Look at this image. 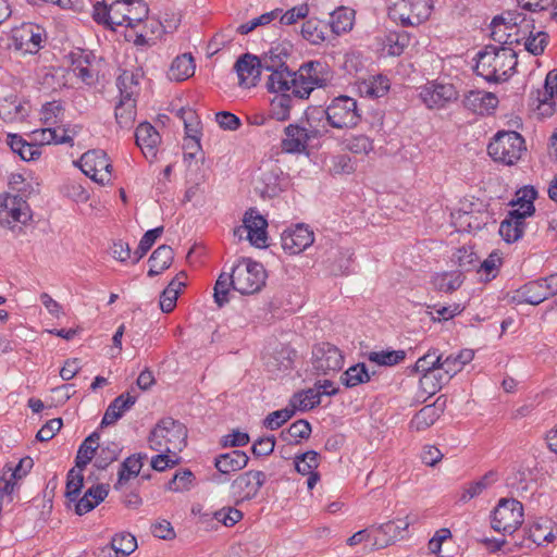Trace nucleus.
I'll use <instances>...</instances> for the list:
<instances>
[{"mask_svg": "<svg viewBox=\"0 0 557 557\" xmlns=\"http://www.w3.org/2000/svg\"><path fill=\"white\" fill-rule=\"evenodd\" d=\"M102 70V59L83 49L72 50V73L88 87L95 86Z\"/></svg>", "mask_w": 557, "mask_h": 557, "instance_id": "11", "label": "nucleus"}, {"mask_svg": "<svg viewBox=\"0 0 557 557\" xmlns=\"http://www.w3.org/2000/svg\"><path fill=\"white\" fill-rule=\"evenodd\" d=\"M30 219L29 209L21 197L9 196L0 208V224L11 227L12 223L25 224Z\"/></svg>", "mask_w": 557, "mask_h": 557, "instance_id": "20", "label": "nucleus"}, {"mask_svg": "<svg viewBox=\"0 0 557 557\" xmlns=\"http://www.w3.org/2000/svg\"><path fill=\"white\" fill-rule=\"evenodd\" d=\"M497 98L494 94L482 90H470L465 95L462 104L473 113L483 115L490 113L497 106Z\"/></svg>", "mask_w": 557, "mask_h": 557, "instance_id": "23", "label": "nucleus"}, {"mask_svg": "<svg viewBox=\"0 0 557 557\" xmlns=\"http://www.w3.org/2000/svg\"><path fill=\"white\" fill-rule=\"evenodd\" d=\"M163 233V226H159L152 230L147 231L141 237L139 245L134 252L135 259L134 263L138 262L152 247L154 242L161 236Z\"/></svg>", "mask_w": 557, "mask_h": 557, "instance_id": "57", "label": "nucleus"}, {"mask_svg": "<svg viewBox=\"0 0 557 557\" xmlns=\"http://www.w3.org/2000/svg\"><path fill=\"white\" fill-rule=\"evenodd\" d=\"M355 23V10L339 7L330 14V27L335 35H342L352 29Z\"/></svg>", "mask_w": 557, "mask_h": 557, "instance_id": "30", "label": "nucleus"}, {"mask_svg": "<svg viewBox=\"0 0 557 557\" xmlns=\"http://www.w3.org/2000/svg\"><path fill=\"white\" fill-rule=\"evenodd\" d=\"M174 260V251L168 245L159 246L150 256L149 276H154L169 269Z\"/></svg>", "mask_w": 557, "mask_h": 557, "instance_id": "33", "label": "nucleus"}, {"mask_svg": "<svg viewBox=\"0 0 557 557\" xmlns=\"http://www.w3.org/2000/svg\"><path fill=\"white\" fill-rule=\"evenodd\" d=\"M537 197V191L533 186H524L517 190L516 198L510 201L512 207H519L523 205L525 207L524 213L533 214L535 212L534 200Z\"/></svg>", "mask_w": 557, "mask_h": 557, "instance_id": "52", "label": "nucleus"}, {"mask_svg": "<svg viewBox=\"0 0 557 557\" xmlns=\"http://www.w3.org/2000/svg\"><path fill=\"white\" fill-rule=\"evenodd\" d=\"M441 413L442 409H440L436 405L424 406L413 416L410 422V426L416 431H423L433 425L440 418Z\"/></svg>", "mask_w": 557, "mask_h": 557, "instance_id": "36", "label": "nucleus"}, {"mask_svg": "<svg viewBox=\"0 0 557 557\" xmlns=\"http://www.w3.org/2000/svg\"><path fill=\"white\" fill-rule=\"evenodd\" d=\"M249 461V457L242 450H232L225 454H220L214 458V466L222 474L244 469Z\"/></svg>", "mask_w": 557, "mask_h": 557, "instance_id": "27", "label": "nucleus"}, {"mask_svg": "<svg viewBox=\"0 0 557 557\" xmlns=\"http://www.w3.org/2000/svg\"><path fill=\"white\" fill-rule=\"evenodd\" d=\"M312 364L318 373L337 372L343 368L344 356L336 346L322 343L313 348Z\"/></svg>", "mask_w": 557, "mask_h": 557, "instance_id": "16", "label": "nucleus"}, {"mask_svg": "<svg viewBox=\"0 0 557 557\" xmlns=\"http://www.w3.org/2000/svg\"><path fill=\"white\" fill-rule=\"evenodd\" d=\"M523 21L521 14L515 12H504L497 15L491 23V37L499 44H508L511 34H507L508 29H512Z\"/></svg>", "mask_w": 557, "mask_h": 557, "instance_id": "22", "label": "nucleus"}, {"mask_svg": "<svg viewBox=\"0 0 557 557\" xmlns=\"http://www.w3.org/2000/svg\"><path fill=\"white\" fill-rule=\"evenodd\" d=\"M419 98L430 110H442L456 102L459 91L451 83L433 79L420 87Z\"/></svg>", "mask_w": 557, "mask_h": 557, "instance_id": "8", "label": "nucleus"}, {"mask_svg": "<svg viewBox=\"0 0 557 557\" xmlns=\"http://www.w3.org/2000/svg\"><path fill=\"white\" fill-rule=\"evenodd\" d=\"M523 522V506L513 498H502L492 515V528L503 534H512Z\"/></svg>", "mask_w": 557, "mask_h": 557, "instance_id": "9", "label": "nucleus"}, {"mask_svg": "<svg viewBox=\"0 0 557 557\" xmlns=\"http://www.w3.org/2000/svg\"><path fill=\"white\" fill-rule=\"evenodd\" d=\"M302 37L313 45H319L325 40L324 25L317 18H309L302 24Z\"/></svg>", "mask_w": 557, "mask_h": 557, "instance_id": "48", "label": "nucleus"}, {"mask_svg": "<svg viewBox=\"0 0 557 557\" xmlns=\"http://www.w3.org/2000/svg\"><path fill=\"white\" fill-rule=\"evenodd\" d=\"M92 9L94 20L112 30L117 26L133 28L147 18L149 13L143 0H116L110 5L97 2Z\"/></svg>", "mask_w": 557, "mask_h": 557, "instance_id": "1", "label": "nucleus"}, {"mask_svg": "<svg viewBox=\"0 0 557 557\" xmlns=\"http://www.w3.org/2000/svg\"><path fill=\"white\" fill-rule=\"evenodd\" d=\"M234 69L237 73L239 85L246 88L256 86L262 72L259 58L250 53L243 54L235 62Z\"/></svg>", "mask_w": 557, "mask_h": 557, "instance_id": "19", "label": "nucleus"}, {"mask_svg": "<svg viewBox=\"0 0 557 557\" xmlns=\"http://www.w3.org/2000/svg\"><path fill=\"white\" fill-rule=\"evenodd\" d=\"M136 145L140 148L147 160L152 161L158 153L161 136L148 122L140 123L135 132Z\"/></svg>", "mask_w": 557, "mask_h": 557, "instance_id": "21", "label": "nucleus"}, {"mask_svg": "<svg viewBox=\"0 0 557 557\" xmlns=\"http://www.w3.org/2000/svg\"><path fill=\"white\" fill-rule=\"evenodd\" d=\"M487 151L494 161L512 165L525 151L524 139L515 131H500L490 143Z\"/></svg>", "mask_w": 557, "mask_h": 557, "instance_id": "5", "label": "nucleus"}, {"mask_svg": "<svg viewBox=\"0 0 557 557\" xmlns=\"http://www.w3.org/2000/svg\"><path fill=\"white\" fill-rule=\"evenodd\" d=\"M65 109L59 101L47 102L41 110V121L46 126L60 124L63 120Z\"/></svg>", "mask_w": 557, "mask_h": 557, "instance_id": "53", "label": "nucleus"}, {"mask_svg": "<svg viewBox=\"0 0 557 557\" xmlns=\"http://www.w3.org/2000/svg\"><path fill=\"white\" fill-rule=\"evenodd\" d=\"M432 9L431 0H395L388 15L403 26H416L429 18Z\"/></svg>", "mask_w": 557, "mask_h": 557, "instance_id": "7", "label": "nucleus"}, {"mask_svg": "<svg viewBox=\"0 0 557 557\" xmlns=\"http://www.w3.org/2000/svg\"><path fill=\"white\" fill-rule=\"evenodd\" d=\"M296 85L295 72L289 71L288 66L280 70L270 71L267 81V89L275 94H289L294 96Z\"/></svg>", "mask_w": 557, "mask_h": 557, "instance_id": "25", "label": "nucleus"}, {"mask_svg": "<svg viewBox=\"0 0 557 557\" xmlns=\"http://www.w3.org/2000/svg\"><path fill=\"white\" fill-rule=\"evenodd\" d=\"M110 547L114 550L115 557H127L137 548V541L131 533L121 532L112 537Z\"/></svg>", "mask_w": 557, "mask_h": 557, "instance_id": "45", "label": "nucleus"}, {"mask_svg": "<svg viewBox=\"0 0 557 557\" xmlns=\"http://www.w3.org/2000/svg\"><path fill=\"white\" fill-rule=\"evenodd\" d=\"M187 429L172 418L160 420L148 437L149 447L159 453L172 454L175 457L186 446Z\"/></svg>", "mask_w": 557, "mask_h": 557, "instance_id": "3", "label": "nucleus"}, {"mask_svg": "<svg viewBox=\"0 0 557 557\" xmlns=\"http://www.w3.org/2000/svg\"><path fill=\"white\" fill-rule=\"evenodd\" d=\"M357 89L362 97L372 99L380 98L388 91L389 82L382 75H374L359 81L357 83Z\"/></svg>", "mask_w": 557, "mask_h": 557, "instance_id": "29", "label": "nucleus"}, {"mask_svg": "<svg viewBox=\"0 0 557 557\" xmlns=\"http://www.w3.org/2000/svg\"><path fill=\"white\" fill-rule=\"evenodd\" d=\"M315 112L325 115L329 125L338 129L352 128L361 120L357 100L348 96H338L324 110Z\"/></svg>", "mask_w": 557, "mask_h": 557, "instance_id": "4", "label": "nucleus"}, {"mask_svg": "<svg viewBox=\"0 0 557 557\" xmlns=\"http://www.w3.org/2000/svg\"><path fill=\"white\" fill-rule=\"evenodd\" d=\"M321 403V393L314 388H308L306 391H301L295 393L289 399V405L297 411H308L319 406Z\"/></svg>", "mask_w": 557, "mask_h": 557, "instance_id": "35", "label": "nucleus"}, {"mask_svg": "<svg viewBox=\"0 0 557 557\" xmlns=\"http://www.w3.org/2000/svg\"><path fill=\"white\" fill-rule=\"evenodd\" d=\"M243 226L235 231V234L242 237L243 233H247V239L257 248L267 247V227L268 222L257 209L250 208L245 212Z\"/></svg>", "mask_w": 557, "mask_h": 557, "instance_id": "15", "label": "nucleus"}, {"mask_svg": "<svg viewBox=\"0 0 557 557\" xmlns=\"http://www.w3.org/2000/svg\"><path fill=\"white\" fill-rule=\"evenodd\" d=\"M410 525V521L406 519H397L388 521L380 525H373L374 544L376 549L385 548L396 541L404 539V533Z\"/></svg>", "mask_w": 557, "mask_h": 557, "instance_id": "18", "label": "nucleus"}, {"mask_svg": "<svg viewBox=\"0 0 557 557\" xmlns=\"http://www.w3.org/2000/svg\"><path fill=\"white\" fill-rule=\"evenodd\" d=\"M311 434V425L307 420H297L290 426L282 431L281 436L286 442H299V440L308 438Z\"/></svg>", "mask_w": 557, "mask_h": 557, "instance_id": "50", "label": "nucleus"}, {"mask_svg": "<svg viewBox=\"0 0 557 557\" xmlns=\"http://www.w3.org/2000/svg\"><path fill=\"white\" fill-rule=\"evenodd\" d=\"M406 357V352L404 350H381V351H371L368 355V359L371 362H374L379 366H387L392 367L398 364Z\"/></svg>", "mask_w": 557, "mask_h": 557, "instance_id": "49", "label": "nucleus"}, {"mask_svg": "<svg viewBox=\"0 0 557 557\" xmlns=\"http://www.w3.org/2000/svg\"><path fill=\"white\" fill-rule=\"evenodd\" d=\"M555 537L552 521L547 519H541L534 522L529 530V539L537 545L552 543Z\"/></svg>", "mask_w": 557, "mask_h": 557, "instance_id": "43", "label": "nucleus"}, {"mask_svg": "<svg viewBox=\"0 0 557 557\" xmlns=\"http://www.w3.org/2000/svg\"><path fill=\"white\" fill-rule=\"evenodd\" d=\"M474 357V351L471 349H462L457 355H449L445 359L442 358V364L447 373L455 376L459 373L466 364L471 362Z\"/></svg>", "mask_w": 557, "mask_h": 557, "instance_id": "44", "label": "nucleus"}, {"mask_svg": "<svg viewBox=\"0 0 557 557\" xmlns=\"http://www.w3.org/2000/svg\"><path fill=\"white\" fill-rule=\"evenodd\" d=\"M184 286L185 283L183 281H178V277H174L169 283L168 287L160 296V308L163 312L169 313L175 308L177 296Z\"/></svg>", "mask_w": 557, "mask_h": 557, "instance_id": "47", "label": "nucleus"}, {"mask_svg": "<svg viewBox=\"0 0 557 557\" xmlns=\"http://www.w3.org/2000/svg\"><path fill=\"white\" fill-rule=\"evenodd\" d=\"M511 298L513 302L533 306L540 305L547 299L542 283L539 280L531 281L515 290Z\"/></svg>", "mask_w": 557, "mask_h": 557, "instance_id": "28", "label": "nucleus"}, {"mask_svg": "<svg viewBox=\"0 0 557 557\" xmlns=\"http://www.w3.org/2000/svg\"><path fill=\"white\" fill-rule=\"evenodd\" d=\"M371 380L364 363H357L349 367L342 375L341 382L348 388L356 387L360 384L367 383Z\"/></svg>", "mask_w": 557, "mask_h": 557, "instance_id": "40", "label": "nucleus"}, {"mask_svg": "<svg viewBox=\"0 0 557 557\" xmlns=\"http://www.w3.org/2000/svg\"><path fill=\"white\" fill-rule=\"evenodd\" d=\"M233 287L232 273H221L214 285V301L221 308L228 302L227 294L230 287Z\"/></svg>", "mask_w": 557, "mask_h": 557, "instance_id": "56", "label": "nucleus"}, {"mask_svg": "<svg viewBox=\"0 0 557 557\" xmlns=\"http://www.w3.org/2000/svg\"><path fill=\"white\" fill-rule=\"evenodd\" d=\"M460 272L437 273L432 277V284L438 292L451 293L457 290L462 284Z\"/></svg>", "mask_w": 557, "mask_h": 557, "instance_id": "41", "label": "nucleus"}, {"mask_svg": "<svg viewBox=\"0 0 557 557\" xmlns=\"http://www.w3.org/2000/svg\"><path fill=\"white\" fill-rule=\"evenodd\" d=\"M318 457L319 455L314 450H308L301 456L297 457L295 460V468L297 472L304 475L313 472L319 466Z\"/></svg>", "mask_w": 557, "mask_h": 557, "instance_id": "60", "label": "nucleus"}, {"mask_svg": "<svg viewBox=\"0 0 557 557\" xmlns=\"http://www.w3.org/2000/svg\"><path fill=\"white\" fill-rule=\"evenodd\" d=\"M267 475L262 471L250 470L239 474L230 485V495L235 505L253 499L265 483Z\"/></svg>", "mask_w": 557, "mask_h": 557, "instance_id": "13", "label": "nucleus"}, {"mask_svg": "<svg viewBox=\"0 0 557 557\" xmlns=\"http://www.w3.org/2000/svg\"><path fill=\"white\" fill-rule=\"evenodd\" d=\"M109 494V487L106 484H94L85 494L76 502L75 512L78 516H83L94 508H96L101 502L106 499Z\"/></svg>", "mask_w": 557, "mask_h": 557, "instance_id": "26", "label": "nucleus"}, {"mask_svg": "<svg viewBox=\"0 0 557 557\" xmlns=\"http://www.w3.org/2000/svg\"><path fill=\"white\" fill-rule=\"evenodd\" d=\"M282 248L289 255H298L314 242V234L304 224L285 230L281 236Z\"/></svg>", "mask_w": 557, "mask_h": 557, "instance_id": "17", "label": "nucleus"}, {"mask_svg": "<svg viewBox=\"0 0 557 557\" xmlns=\"http://www.w3.org/2000/svg\"><path fill=\"white\" fill-rule=\"evenodd\" d=\"M441 360L442 355H440L436 349L429 350L417 360L414 371L420 374L429 373L441 363Z\"/></svg>", "mask_w": 557, "mask_h": 557, "instance_id": "61", "label": "nucleus"}, {"mask_svg": "<svg viewBox=\"0 0 557 557\" xmlns=\"http://www.w3.org/2000/svg\"><path fill=\"white\" fill-rule=\"evenodd\" d=\"M498 479L497 472L488 471L478 481L468 484L460 493L458 502L466 504L474 497L480 496L486 488L492 486Z\"/></svg>", "mask_w": 557, "mask_h": 557, "instance_id": "32", "label": "nucleus"}, {"mask_svg": "<svg viewBox=\"0 0 557 557\" xmlns=\"http://www.w3.org/2000/svg\"><path fill=\"white\" fill-rule=\"evenodd\" d=\"M8 144L11 150L24 161L36 160L41 154L40 146L27 143L17 134L8 135Z\"/></svg>", "mask_w": 557, "mask_h": 557, "instance_id": "34", "label": "nucleus"}, {"mask_svg": "<svg viewBox=\"0 0 557 557\" xmlns=\"http://www.w3.org/2000/svg\"><path fill=\"white\" fill-rule=\"evenodd\" d=\"M233 288L243 295L259 292L265 284V271L261 263L242 260L232 269Z\"/></svg>", "mask_w": 557, "mask_h": 557, "instance_id": "6", "label": "nucleus"}, {"mask_svg": "<svg viewBox=\"0 0 557 557\" xmlns=\"http://www.w3.org/2000/svg\"><path fill=\"white\" fill-rule=\"evenodd\" d=\"M81 171L97 183L102 185L111 181L112 164L107 153L100 149L85 152L78 162H74Z\"/></svg>", "mask_w": 557, "mask_h": 557, "instance_id": "12", "label": "nucleus"}, {"mask_svg": "<svg viewBox=\"0 0 557 557\" xmlns=\"http://www.w3.org/2000/svg\"><path fill=\"white\" fill-rule=\"evenodd\" d=\"M99 436L94 433L89 435L79 446L77 455H76V467L82 468L86 466L92 458L96 448L99 446L98 444Z\"/></svg>", "mask_w": 557, "mask_h": 557, "instance_id": "51", "label": "nucleus"}, {"mask_svg": "<svg viewBox=\"0 0 557 557\" xmlns=\"http://www.w3.org/2000/svg\"><path fill=\"white\" fill-rule=\"evenodd\" d=\"M345 146L349 151L357 154H368L373 150V141L363 134L347 138Z\"/></svg>", "mask_w": 557, "mask_h": 557, "instance_id": "59", "label": "nucleus"}, {"mask_svg": "<svg viewBox=\"0 0 557 557\" xmlns=\"http://www.w3.org/2000/svg\"><path fill=\"white\" fill-rule=\"evenodd\" d=\"M287 53L280 45L271 47L269 51L264 52L262 58H259L260 66L264 71L280 70L287 67L286 65Z\"/></svg>", "mask_w": 557, "mask_h": 557, "instance_id": "38", "label": "nucleus"}, {"mask_svg": "<svg viewBox=\"0 0 557 557\" xmlns=\"http://www.w3.org/2000/svg\"><path fill=\"white\" fill-rule=\"evenodd\" d=\"M136 117L135 99L120 98V102L115 107V119L121 127L129 128Z\"/></svg>", "mask_w": 557, "mask_h": 557, "instance_id": "46", "label": "nucleus"}, {"mask_svg": "<svg viewBox=\"0 0 557 557\" xmlns=\"http://www.w3.org/2000/svg\"><path fill=\"white\" fill-rule=\"evenodd\" d=\"M296 412L288 404L285 408L269 413L263 420V426L269 430H276L293 418Z\"/></svg>", "mask_w": 557, "mask_h": 557, "instance_id": "55", "label": "nucleus"}, {"mask_svg": "<svg viewBox=\"0 0 557 557\" xmlns=\"http://www.w3.org/2000/svg\"><path fill=\"white\" fill-rule=\"evenodd\" d=\"M44 29L34 24H24L15 36L16 45L26 53H36L41 48Z\"/></svg>", "mask_w": 557, "mask_h": 557, "instance_id": "24", "label": "nucleus"}, {"mask_svg": "<svg viewBox=\"0 0 557 557\" xmlns=\"http://www.w3.org/2000/svg\"><path fill=\"white\" fill-rule=\"evenodd\" d=\"M517 65V54L508 47L486 46L478 53L475 73L487 82L507 81Z\"/></svg>", "mask_w": 557, "mask_h": 557, "instance_id": "2", "label": "nucleus"}, {"mask_svg": "<svg viewBox=\"0 0 557 557\" xmlns=\"http://www.w3.org/2000/svg\"><path fill=\"white\" fill-rule=\"evenodd\" d=\"M143 467L141 456H129L127 457L120 466L119 470V479L114 485L115 490L122 487V485L127 482L131 478L137 476Z\"/></svg>", "mask_w": 557, "mask_h": 557, "instance_id": "42", "label": "nucleus"}, {"mask_svg": "<svg viewBox=\"0 0 557 557\" xmlns=\"http://www.w3.org/2000/svg\"><path fill=\"white\" fill-rule=\"evenodd\" d=\"M122 448L120 444L115 442H109L106 445L100 446V451L98 454L99 467L104 468L116 460Z\"/></svg>", "mask_w": 557, "mask_h": 557, "instance_id": "63", "label": "nucleus"}, {"mask_svg": "<svg viewBox=\"0 0 557 557\" xmlns=\"http://www.w3.org/2000/svg\"><path fill=\"white\" fill-rule=\"evenodd\" d=\"M548 44V35L545 32H537L535 35H530L525 42L524 48L533 55H540L544 52Z\"/></svg>", "mask_w": 557, "mask_h": 557, "instance_id": "64", "label": "nucleus"}, {"mask_svg": "<svg viewBox=\"0 0 557 557\" xmlns=\"http://www.w3.org/2000/svg\"><path fill=\"white\" fill-rule=\"evenodd\" d=\"M524 228V221L513 219V216H510L508 213L506 219L499 225V235L506 243H515L522 237Z\"/></svg>", "mask_w": 557, "mask_h": 557, "instance_id": "39", "label": "nucleus"}, {"mask_svg": "<svg viewBox=\"0 0 557 557\" xmlns=\"http://www.w3.org/2000/svg\"><path fill=\"white\" fill-rule=\"evenodd\" d=\"M194 474L189 470H182L174 474L172 480L168 483V490L172 492H183L190 488Z\"/></svg>", "mask_w": 557, "mask_h": 557, "instance_id": "62", "label": "nucleus"}, {"mask_svg": "<svg viewBox=\"0 0 557 557\" xmlns=\"http://www.w3.org/2000/svg\"><path fill=\"white\" fill-rule=\"evenodd\" d=\"M281 12H282L281 9H275L271 12L263 13L260 16L248 21L247 23L240 24L237 27V33H239L242 35H247L250 32H252L253 29H256L258 26L268 25L274 18H276Z\"/></svg>", "mask_w": 557, "mask_h": 557, "instance_id": "58", "label": "nucleus"}, {"mask_svg": "<svg viewBox=\"0 0 557 557\" xmlns=\"http://www.w3.org/2000/svg\"><path fill=\"white\" fill-rule=\"evenodd\" d=\"M313 115H308L307 121L309 128L301 127L297 124H289L285 127V137L282 140V149L288 153H301L307 149L308 141L311 138H318L323 135V131L314 127L311 120Z\"/></svg>", "mask_w": 557, "mask_h": 557, "instance_id": "14", "label": "nucleus"}, {"mask_svg": "<svg viewBox=\"0 0 557 557\" xmlns=\"http://www.w3.org/2000/svg\"><path fill=\"white\" fill-rule=\"evenodd\" d=\"M195 63L190 53L176 57L168 71L171 81L182 82L194 75Z\"/></svg>", "mask_w": 557, "mask_h": 557, "instance_id": "31", "label": "nucleus"}, {"mask_svg": "<svg viewBox=\"0 0 557 557\" xmlns=\"http://www.w3.org/2000/svg\"><path fill=\"white\" fill-rule=\"evenodd\" d=\"M295 78L294 97L298 99H307L315 88L326 86L330 81L329 74L324 72V65L319 61L302 64L295 72Z\"/></svg>", "mask_w": 557, "mask_h": 557, "instance_id": "10", "label": "nucleus"}, {"mask_svg": "<svg viewBox=\"0 0 557 557\" xmlns=\"http://www.w3.org/2000/svg\"><path fill=\"white\" fill-rule=\"evenodd\" d=\"M137 79L133 72L124 71L116 79V86L120 90V98L134 99L137 94Z\"/></svg>", "mask_w": 557, "mask_h": 557, "instance_id": "54", "label": "nucleus"}, {"mask_svg": "<svg viewBox=\"0 0 557 557\" xmlns=\"http://www.w3.org/2000/svg\"><path fill=\"white\" fill-rule=\"evenodd\" d=\"M293 95L292 94H278L276 95L270 104V116L280 122L286 121L290 116V110L293 107Z\"/></svg>", "mask_w": 557, "mask_h": 557, "instance_id": "37", "label": "nucleus"}]
</instances>
